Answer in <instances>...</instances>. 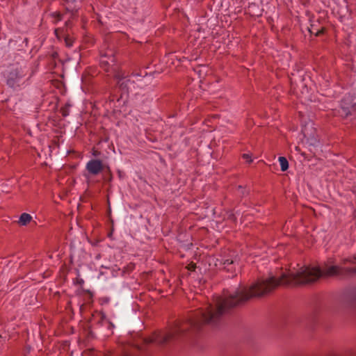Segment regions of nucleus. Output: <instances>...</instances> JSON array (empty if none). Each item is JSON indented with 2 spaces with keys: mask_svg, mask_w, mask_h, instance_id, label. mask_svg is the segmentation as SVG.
Instances as JSON below:
<instances>
[{
  "mask_svg": "<svg viewBox=\"0 0 356 356\" xmlns=\"http://www.w3.org/2000/svg\"><path fill=\"white\" fill-rule=\"evenodd\" d=\"M243 158L246 160L247 162L251 163L252 161V156L249 154H244Z\"/></svg>",
  "mask_w": 356,
  "mask_h": 356,
  "instance_id": "nucleus-10",
  "label": "nucleus"
},
{
  "mask_svg": "<svg viewBox=\"0 0 356 356\" xmlns=\"http://www.w3.org/2000/svg\"><path fill=\"white\" fill-rule=\"evenodd\" d=\"M220 265H222V268L227 271H232L236 269V266L239 267V264L236 258H227L220 261Z\"/></svg>",
  "mask_w": 356,
  "mask_h": 356,
  "instance_id": "nucleus-6",
  "label": "nucleus"
},
{
  "mask_svg": "<svg viewBox=\"0 0 356 356\" xmlns=\"http://www.w3.org/2000/svg\"><path fill=\"white\" fill-rule=\"evenodd\" d=\"M348 262H350L351 264L356 263V257L354 256V257L346 258V259H343V264H346V263H348Z\"/></svg>",
  "mask_w": 356,
  "mask_h": 356,
  "instance_id": "nucleus-9",
  "label": "nucleus"
},
{
  "mask_svg": "<svg viewBox=\"0 0 356 356\" xmlns=\"http://www.w3.org/2000/svg\"><path fill=\"white\" fill-rule=\"evenodd\" d=\"M302 134H303V135H304V136H305V137H307V136L309 135V133L307 132V129H306V128L303 129L302 130Z\"/></svg>",
  "mask_w": 356,
  "mask_h": 356,
  "instance_id": "nucleus-11",
  "label": "nucleus"
},
{
  "mask_svg": "<svg viewBox=\"0 0 356 356\" xmlns=\"http://www.w3.org/2000/svg\"><path fill=\"white\" fill-rule=\"evenodd\" d=\"M356 274V268H346L342 265H334L328 261L321 270L318 267L300 266L289 269H280L270 273L268 277L259 279L249 286H240L232 291H225L222 297H217L214 305L210 304L204 309L198 312L195 318L187 324L175 326L168 332L162 333V344L177 338L188 327H197L202 323L215 324L220 316L229 308L243 303L252 298H259L272 291L278 286H296L316 281L321 276H340Z\"/></svg>",
  "mask_w": 356,
  "mask_h": 356,
  "instance_id": "nucleus-1",
  "label": "nucleus"
},
{
  "mask_svg": "<svg viewBox=\"0 0 356 356\" xmlns=\"http://www.w3.org/2000/svg\"><path fill=\"white\" fill-rule=\"evenodd\" d=\"M26 72L17 65L8 67L3 72L6 85L13 90H20L28 85Z\"/></svg>",
  "mask_w": 356,
  "mask_h": 356,
  "instance_id": "nucleus-2",
  "label": "nucleus"
},
{
  "mask_svg": "<svg viewBox=\"0 0 356 356\" xmlns=\"http://www.w3.org/2000/svg\"><path fill=\"white\" fill-rule=\"evenodd\" d=\"M32 220V216L27 213H23L19 220H18V224L21 226H25L28 223H29Z\"/></svg>",
  "mask_w": 356,
  "mask_h": 356,
  "instance_id": "nucleus-7",
  "label": "nucleus"
},
{
  "mask_svg": "<svg viewBox=\"0 0 356 356\" xmlns=\"http://www.w3.org/2000/svg\"><path fill=\"white\" fill-rule=\"evenodd\" d=\"M120 86L127 91L132 90L136 88H143L147 85L150 76H147L139 73H133L129 78H120V75H116Z\"/></svg>",
  "mask_w": 356,
  "mask_h": 356,
  "instance_id": "nucleus-3",
  "label": "nucleus"
},
{
  "mask_svg": "<svg viewBox=\"0 0 356 356\" xmlns=\"http://www.w3.org/2000/svg\"><path fill=\"white\" fill-rule=\"evenodd\" d=\"M100 65L101 66L106 70L110 71V69L115 71V58L113 55L112 51H109L104 55H102L100 58Z\"/></svg>",
  "mask_w": 356,
  "mask_h": 356,
  "instance_id": "nucleus-4",
  "label": "nucleus"
},
{
  "mask_svg": "<svg viewBox=\"0 0 356 356\" xmlns=\"http://www.w3.org/2000/svg\"><path fill=\"white\" fill-rule=\"evenodd\" d=\"M103 168V163L99 159H91L86 165V170L91 175H98L102 171Z\"/></svg>",
  "mask_w": 356,
  "mask_h": 356,
  "instance_id": "nucleus-5",
  "label": "nucleus"
},
{
  "mask_svg": "<svg viewBox=\"0 0 356 356\" xmlns=\"http://www.w3.org/2000/svg\"><path fill=\"white\" fill-rule=\"evenodd\" d=\"M282 171H286L289 168V162L284 156H280L278 159Z\"/></svg>",
  "mask_w": 356,
  "mask_h": 356,
  "instance_id": "nucleus-8",
  "label": "nucleus"
}]
</instances>
